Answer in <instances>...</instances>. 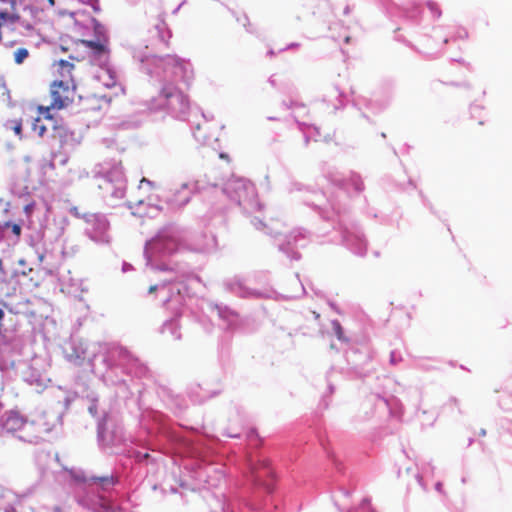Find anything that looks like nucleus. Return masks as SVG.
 I'll use <instances>...</instances> for the list:
<instances>
[{"mask_svg":"<svg viewBox=\"0 0 512 512\" xmlns=\"http://www.w3.org/2000/svg\"><path fill=\"white\" fill-rule=\"evenodd\" d=\"M133 59L140 63V70L157 86L158 95L146 100L150 113L164 112L174 119L186 120L190 112L188 96L177 86L182 81L189 84L193 77L191 64L177 56H157L144 49H134Z\"/></svg>","mask_w":512,"mask_h":512,"instance_id":"nucleus-1","label":"nucleus"},{"mask_svg":"<svg viewBox=\"0 0 512 512\" xmlns=\"http://www.w3.org/2000/svg\"><path fill=\"white\" fill-rule=\"evenodd\" d=\"M91 368L105 385L116 387V395L122 399L137 394L140 400L145 390V382L152 380L148 366L127 348L116 344L105 346L94 355Z\"/></svg>","mask_w":512,"mask_h":512,"instance_id":"nucleus-2","label":"nucleus"},{"mask_svg":"<svg viewBox=\"0 0 512 512\" xmlns=\"http://www.w3.org/2000/svg\"><path fill=\"white\" fill-rule=\"evenodd\" d=\"M142 425L146 428L148 439L138 440L136 445L146 450H162L166 444L173 448H182L192 457L201 458L203 449L206 448L198 441H194L178 429L160 412L151 411L144 415ZM129 457L137 463H147L152 457L148 451H141L135 447L126 446L125 451Z\"/></svg>","mask_w":512,"mask_h":512,"instance_id":"nucleus-3","label":"nucleus"},{"mask_svg":"<svg viewBox=\"0 0 512 512\" xmlns=\"http://www.w3.org/2000/svg\"><path fill=\"white\" fill-rule=\"evenodd\" d=\"M290 193L295 191L312 192L313 200H305V204L316 209L319 215L326 220L335 222L334 228L340 232L342 244L357 256H365L367 253V239L361 227L354 221H351L346 213V208L335 199H326L322 192L311 190L310 187L293 181L288 188Z\"/></svg>","mask_w":512,"mask_h":512,"instance_id":"nucleus-4","label":"nucleus"},{"mask_svg":"<svg viewBox=\"0 0 512 512\" xmlns=\"http://www.w3.org/2000/svg\"><path fill=\"white\" fill-rule=\"evenodd\" d=\"M69 475L74 499L81 507L92 512H123L111 496L100 492L110 493L120 483L118 474L87 477L84 471L71 469Z\"/></svg>","mask_w":512,"mask_h":512,"instance_id":"nucleus-5","label":"nucleus"},{"mask_svg":"<svg viewBox=\"0 0 512 512\" xmlns=\"http://www.w3.org/2000/svg\"><path fill=\"white\" fill-rule=\"evenodd\" d=\"M154 292H157V295L161 298L162 305L173 313V316L163 323L161 332L169 334L174 340H180L179 318L187 300H190L187 285L183 281L170 279L161 284L150 286L149 293Z\"/></svg>","mask_w":512,"mask_h":512,"instance_id":"nucleus-6","label":"nucleus"},{"mask_svg":"<svg viewBox=\"0 0 512 512\" xmlns=\"http://www.w3.org/2000/svg\"><path fill=\"white\" fill-rule=\"evenodd\" d=\"M183 246V235L181 230L169 225L158 231V233L148 240L144 247V257L146 265L153 270L168 271L169 265L162 261L179 251Z\"/></svg>","mask_w":512,"mask_h":512,"instance_id":"nucleus-7","label":"nucleus"},{"mask_svg":"<svg viewBox=\"0 0 512 512\" xmlns=\"http://www.w3.org/2000/svg\"><path fill=\"white\" fill-rule=\"evenodd\" d=\"M123 426L109 412L103 411L97 421V443L107 454H119L127 446Z\"/></svg>","mask_w":512,"mask_h":512,"instance_id":"nucleus-8","label":"nucleus"},{"mask_svg":"<svg viewBox=\"0 0 512 512\" xmlns=\"http://www.w3.org/2000/svg\"><path fill=\"white\" fill-rule=\"evenodd\" d=\"M222 192L245 213L259 211L262 207L254 184L243 177L232 176L229 178L223 184Z\"/></svg>","mask_w":512,"mask_h":512,"instance_id":"nucleus-9","label":"nucleus"},{"mask_svg":"<svg viewBox=\"0 0 512 512\" xmlns=\"http://www.w3.org/2000/svg\"><path fill=\"white\" fill-rule=\"evenodd\" d=\"M251 224L257 230H263L266 234L275 238L279 251L284 253L288 258L298 261L301 258L298 248H303L308 243V232L302 228L291 231L288 235L281 233L273 234L272 230L258 217L251 219Z\"/></svg>","mask_w":512,"mask_h":512,"instance_id":"nucleus-10","label":"nucleus"},{"mask_svg":"<svg viewBox=\"0 0 512 512\" xmlns=\"http://www.w3.org/2000/svg\"><path fill=\"white\" fill-rule=\"evenodd\" d=\"M98 187L106 199L121 200L126 193V177L120 162L101 166L96 174Z\"/></svg>","mask_w":512,"mask_h":512,"instance_id":"nucleus-11","label":"nucleus"},{"mask_svg":"<svg viewBox=\"0 0 512 512\" xmlns=\"http://www.w3.org/2000/svg\"><path fill=\"white\" fill-rule=\"evenodd\" d=\"M16 378L36 393H42L51 383L50 377L43 369L42 361L37 358L31 361L19 360Z\"/></svg>","mask_w":512,"mask_h":512,"instance_id":"nucleus-12","label":"nucleus"},{"mask_svg":"<svg viewBox=\"0 0 512 512\" xmlns=\"http://www.w3.org/2000/svg\"><path fill=\"white\" fill-rule=\"evenodd\" d=\"M249 481L256 488H261L267 494L275 489V471L268 458L258 456L257 459L249 457L247 460Z\"/></svg>","mask_w":512,"mask_h":512,"instance_id":"nucleus-13","label":"nucleus"},{"mask_svg":"<svg viewBox=\"0 0 512 512\" xmlns=\"http://www.w3.org/2000/svg\"><path fill=\"white\" fill-rule=\"evenodd\" d=\"M74 215L85 220L87 228L85 229L86 235L94 242L99 244H108L110 242L109 228L110 223L106 215L102 213H84L80 215L77 208H73Z\"/></svg>","mask_w":512,"mask_h":512,"instance_id":"nucleus-14","label":"nucleus"},{"mask_svg":"<svg viewBox=\"0 0 512 512\" xmlns=\"http://www.w3.org/2000/svg\"><path fill=\"white\" fill-rule=\"evenodd\" d=\"M224 287L226 291L232 293L233 295L243 298V299H263V298H273V299H292L298 298L300 295H289L283 296L276 291L273 290H258L247 287L244 282L239 277H234L232 279H228L224 282Z\"/></svg>","mask_w":512,"mask_h":512,"instance_id":"nucleus-15","label":"nucleus"},{"mask_svg":"<svg viewBox=\"0 0 512 512\" xmlns=\"http://www.w3.org/2000/svg\"><path fill=\"white\" fill-rule=\"evenodd\" d=\"M80 43L89 49L90 51V61L92 64L99 66L102 69H105L109 74V78L111 80L110 83H106V86L110 87L115 84V77L113 76L112 71L108 68L109 62V54L110 50L108 47V43H105L101 40H80Z\"/></svg>","mask_w":512,"mask_h":512,"instance_id":"nucleus-16","label":"nucleus"},{"mask_svg":"<svg viewBox=\"0 0 512 512\" xmlns=\"http://www.w3.org/2000/svg\"><path fill=\"white\" fill-rule=\"evenodd\" d=\"M203 189H205V186L200 180L186 182L183 183L179 189L175 190L166 201L172 207L182 208L190 202L191 197L195 192H199Z\"/></svg>","mask_w":512,"mask_h":512,"instance_id":"nucleus-17","label":"nucleus"},{"mask_svg":"<svg viewBox=\"0 0 512 512\" xmlns=\"http://www.w3.org/2000/svg\"><path fill=\"white\" fill-rule=\"evenodd\" d=\"M157 395L168 409L175 414H180L188 407V402L184 396L176 393L173 389L160 385L157 388Z\"/></svg>","mask_w":512,"mask_h":512,"instance_id":"nucleus-18","label":"nucleus"},{"mask_svg":"<svg viewBox=\"0 0 512 512\" xmlns=\"http://www.w3.org/2000/svg\"><path fill=\"white\" fill-rule=\"evenodd\" d=\"M66 358L77 365H81L85 360L91 364L93 356L88 351L87 343L80 339L72 338L67 347L65 348Z\"/></svg>","mask_w":512,"mask_h":512,"instance_id":"nucleus-19","label":"nucleus"},{"mask_svg":"<svg viewBox=\"0 0 512 512\" xmlns=\"http://www.w3.org/2000/svg\"><path fill=\"white\" fill-rule=\"evenodd\" d=\"M51 107L53 109H63L68 106L72 100L69 98L70 90L68 83L62 80H56L51 84Z\"/></svg>","mask_w":512,"mask_h":512,"instance_id":"nucleus-20","label":"nucleus"},{"mask_svg":"<svg viewBox=\"0 0 512 512\" xmlns=\"http://www.w3.org/2000/svg\"><path fill=\"white\" fill-rule=\"evenodd\" d=\"M18 361L13 357L9 347L0 349V372L8 379H16Z\"/></svg>","mask_w":512,"mask_h":512,"instance_id":"nucleus-21","label":"nucleus"},{"mask_svg":"<svg viewBox=\"0 0 512 512\" xmlns=\"http://www.w3.org/2000/svg\"><path fill=\"white\" fill-rule=\"evenodd\" d=\"M328 178H329V181L333 185L339 187L340 190L346 188L347 186H350L354 189V191L356 193L359 194L365 188L361 175L359 173H356L353 171L350 172L349 178L347 180L340 177L337 174H330Z\"/></svg>","mask_w":512,"mask_h":512,"instance_id":"nucleus-22","label":"nucleus"},{"mask_svg":"<svg viewBox=\"0 0 512 512\" xmlns=\"http://www.w3.org/2000/svg\"><path fill=\"white\" fill-rule=\"evenodd\" d=\"M34 188L30 185L29 171L26 169L21 175L17 176L11 183V193L19 198H25L31 195Z\"/></svg>","mask_w":512,"mask_h":512,"instance_id":"nucleus-23","label":"nucleus"},{"mask_svg":"<svg viewBox=\"0 0 512 512\" xmlns=\"http://www.w3.org/2000/svg\"><path fill=\"white\" fill-rule=\"evenodd\" d=\"M322 101L335 112L345 106L347 96L339 89L338 86H331L323 95Z\"/></svg>","mask_w":512,"mask_h":512,"instance_id":"nucleus-24","label":"nucleus"},{"mask_svg":"<svg viewBox=\"0 0 512 512\" xmlns=\"http://www.w3.org/2000/svg\"><path fill=\"white\" fill-rule=\"evenodd\" d=\"M200 238L201 241H199L194 248L195 251L202 253H211L217 250L218 243L217 238L214 234L203 233L201 234Z\"/></svg>","mask_w":512,"mask_h":512,"instance_id":"nucleus-25","label":"nucleus"},{"mask_svg":"<svg viewBox=\"0 0 512 512\" xmlns=\"http://www.w3.org/2000/svg\"><path fill=\"white\" fill-rule=\"evenodd\" d=\"M81 398H85L88 400L89 402V405H88V412L89 414L96 419V422L98 421V418L102 416L99 415L98 413V395L95 391L93 390H90L88 387H86L85 389V393L84 394H81Z\"/></svg>","mask_w":512,"mask_h":512,"instance_id":"nucleus-26","label":"nucleus"},{"mask_svg":"<svg viewBox=\"0 0 512 512\" xmlns=\"http://www.w3.org/2000/svg\"><path fill=\"white\" fill-rule=\"evenodd\" d=\"M218 316L228 323V326L234 325L238 320V313L229 306L222 303L215 304Z\"/></svg>","mask_w":512,"mask_h":512,"instance_id":"nucleus-27","label":"nucleus"},{"mask_svg":"<svg viewBox=\"0 0 512 512\" xmlns=\"http://www.w3.org/2000/svg\"><path fill=\"white\" fill-rule=\"evenodd\" d=\"M388 13L392 16L397 15L410 19L412 22H417L421 11L418 6H413L411 9L395 6L392 8V11H389Z\"/></svg>","mask_w":512,"mask_h":512,"instance_id":"nucleus-28","label":"nucleus"},{"mask_svg":"<svg viewBox=\"0 0 512 512\" xmlns=\"http://www.w3.org/2000/svg\"><path fill=\"white\" fill-rule=\"evenodd\" d=\"M378 399L381 402H383V404L387 407V409L389 410L390 414L393 417L401 418V416L403 415V407L401 402L397 398L392 397L389 399L386 397L379 396Z\"/></svg>","mask_w":512,"mask_h":512,"instance_id":"nucleus-29","label":"nucleus"},{"mask_svg":"<svg viewBox=\"0 0 512 512\" xmlns=\"http://www.w3.org/2000/svg\"><path fill=\"white\" fill-rule=\"evenodd\" d=\"M298 126L299 129L303 132L305 146L309 144L310 139L318 141V137L320 136L318 127L314 125H308L304 122H298Z\"/></svg>","mask_w":512,"mask_h":512,"instance_id":"nucleus-30","label":"nucleus"},{"mask_svg":"<svg viewBox=\"0 0 512 512\" xmlns=\"http://www.w3.org/2000/svg\"><path fill=\"white\" fill-rule=\"evenodd\" d=\"M86 386L84 384H77L75 391H63L64 397L62 400L63 407L65 410L70 408L71 403L77 398L81 397V394L85 393Z\"/></svg>","mask_w":512,"mask_h":512,"instance_id":"nucleus-31","label":"nucleus"},{"mask_svg":"<svg viewBox=\"0 0 512 512\" xmlns=\"http://www.w3.org/2000/svg\"><path fill=\"white\" fill-rule=\"evenodd\" d=\"M50 128L52 130L53 138L58 139L59 143L66 139L72 131L64 124L63 120L57 121Z\"/></svg>","mask_w":512,"mask_h":512,"instance_id":"nucleus-32","label":"nucleus"},{"mask_svg":"<svg viewBox=\"0 0 512 512\" xmlns=\"http://www.w3.org/2000/svg\"><path fill=\"white\" fill-rule=\"evenodd\" d=\"M50 128L52 130L53 138L58 139L59 143L66 139L72 131L64 124L63 120L57 121Z\"/></svg>","mask_w":512,"mask_h":512,"instance_id":"nucleus-33","label":"nucleus"},{"mask_svg":"<svg viewBox=\"0 0 512 512\" xmlns=\"http://www.w3.org/2000/svg\"><path fill=\"white\" fill-rule=\"evenodd\" d=\"M91 22H92L93 34L95 36L94 40H101L105 43H108L109 37L107 34L106 27L96 18H92Z\"/></svg>","mask_w":512,"mask_h":512,"instance_id":"nucleus-34","label":"nucleus"},{"mask_svg":"<svg viewBox=\"0 0 512 512\" xmlns=\"http://www.w3.org/2000/svg\"><path fill=\"white\" fill-rule=\"evenodd\" d=\"M155 30L159 40L167 45L169 39L172 37V32L163 19H159L158 23L155 24Z\"/></svg>","mask_w":512,"mask_h":512,"instance_id":"nucleus-35","label":"nucleus"},{"mask_svg":"<svg viewBox=\"0 0 512 512\" xmlns=\"http://www.w3.org/2000/svg\"><path fill=\"white\" fill-rule=\"evenodd\" d=\"M435 467L432 465L431 462L423 463L421 467H419V471L416 474V479L418 484L424 489H427V485L424 482V476L425 475H433L434 474Z\"/></svg>","mask_w":512,"mask_h":512,"instance_id":"nucleus-36","label":"nucleus"},{"mask_svg":"<svg viewBox=\"0 0 512 512\" xmlns=\"http://www.w3.org/2000/svg\"><path fill=\"white\" fill-rule=\"evenodd\" d=\"M81 135L76 133L75 131H71L68 137L60 143L61 147L64 149H73L81 142Z\"/></svg>","mask_w":512,"mask_h":512,"instance_id":"nucleus-37","label":"nucleus"},{"mask_svg":"<svg viewBox=\"0 0 512 512\" xmlns=\"http://www.w3.org/2000/svg\"><path fill=\"white\" fill-rule=\"evenodd\" d=\"M321 445L327 455V458L331 461L332 465L338 472H342L343 465L335 454L327 447L326 443L321 440Z\"/></svg>","mask_w":512,"mask_h":512,"instance_id":"nucleus-38","label":"nucleus"},{"mask_svg":"<svg viewBox=\"0 0 512 512\" xmlns=\"http://www.w3.org/2000/svg\"><path fill=\"white\" fill-rule=\"evenodd\" d=\"M483 112L484 108L479 104H472L470 106V115L474 119H478V123L480 125L484 124V118H483Z\"/></svg>","mask_w":512,"mask_h":512,"instance_id":"nucleus-39","label":"nucleus"},{"mask_svg":"<svg viewBox=\"0 0 512 512\" xmlns=\"http://www.w3.org/2000/svg\"><path fill=\"white\" fill-rule=\"evenodd\" d=\"M50 128V126L47 124H43L41 118H36L34 122L32 123V129L35 131L40 137H43L46 131Z\"/></svg>","mask_w":512,"mask_h":512,"instance_id":"nucleus-40","label":"nucleus"},{"mask_svg":"<svg viewBox=\"0 0 512 512\" xmlns=\"http://www.w3.org/2000/svg\"><path fill=\"white\" fill-rule=\"evenodd\" d=\"M331 325H332V330H333L335 336L337 337V339L340 341H343V342L347 341V338L344 335V329H343L341 323L337 319H335V320L331 321Z\"/></svg>","mask_w":512,"mask_h":512,"instance_id":"nucleus-41","label":"nucleus"},{"mask_svg":"<svg viewBox=\"0 0 512 512\" xmlns=\"http://www.w3.org/2000/svg\"><path fill=\"white\" fill-rule=\"evenodd\" d=\"M347 512H375L374 509L371 507L370 499L364 498L361 502V504L354 509H351Z\"/></svg>","mask_w":512,"mask_h":512,"instance_id":"nucleus-42","label":"nucleus"},{"mask_svg":"<svg viewBox=\"0 0 512 512\" xmlns=\"http://www.w3.org/2000/svg\"><path fill=\"white\" fill-rule=\"evenodd\" d=\"M53 109L51 106L50 107H42L40 106L39 107V112L40 114L44 117V119L48 122V125L51 127L54 123H56L58 120L55 119L51 113H50V110Z\"/></svg>","mask_w":512,"mask_h":512,"instance_id":"nucleus-43","label":"nucleus"},{"mask_svg":"<svg viewBox=\"0 0 512 512\" xmlns=\"http://www.w3.org/2000/svg\"><path fill=\"white\" fill-rule=\"evenodd\" d=\"M29 56V51L26 48H18L14 53V61L16 64H22Z\"/></svg>","mask_w":512,"mask_h":512,"instance_id":"nucleus-44","label":"nucleus"},{"mask_svg":"<svg viewBox=\"0 0 512 512\" xmlns=\"http://www.w3.org/2000/svg\"><path fill=\"white\" fill-rule=\"evenodd\" d=\"M426 6L427 8L429 9V11L432 13V15L435 17V18H440L441 15H442V11L439 7V5L433 1V0H428L426 2Z\"/></svg>","mask_w":512,"mask_h":512,"instance_id":"nucleus-45","label":"nucleus"},{"mask_svg":"<svg viewBox=\"0 0 512 512\" xmlns=\"http://www.w3.org/2000/svg\"><path fill=\"white\" fill-rule=\"evenodd\" d=\"M3 227H4L5 231L10 228L11 232L16 236H19L21 234V226L19 224L13 223L11 221H7V222H3Z\"/></svg>","mask_w":512,"mask_h":512,"instance_id":"nucleus-46","label":"nucleus"},{"mask_svg":"<svg viewBox=\"0 0 512 512\" xmlns=\"http://www.w3.org/2000/svg\"><path fill=\"white\" fill-rule=\"evenodd\" d=\"M9 278V272L3 262L2 259H0V283H6Z\"/></svg>","mask_w":512,"mask_h":512,"instance_id":"nucleus-47","label":"nucleus"},{"mask_svg":"<svg viewBox=\"0 0 512 512\" xmlns=\"http://www.w3.org/2000/svg\"><path fill=\"white\" fill-rule=\"evenodd\" d=\"M468 38V31L465 28H458L456 32L453 34L452 39L457 40H465Z\"/></svg>","mask_w":512,"mask_h":512,"instance_id":"nucleus-48","label":"nucleus"},{"mask_svg":"<svg viewBox=\"0 0 512 512\" xmlns=\"http://www.w3.org/2000/svg\"><path fill=\"white\" fill-rule=\"evenodd\" d=\"M1 498H11V499L17 500V496L12 491H10L8 489H4L0 485V499Z\"/></svg>","mask_w":512,"mask_h":512,"instance_id":"nucleus-49","label":"nucleus"},{"mask_svg":"<svg viewBox=\"0 0 512 512\" xmlns=\"http://www.w3.org/2000/svg\"><path fill=\"white\" fill-rule=\"evenodd\" d=\"M401 360H402V356L399 352H397L395 350L391 351L389 361L392 365L398 364L399 362H401Z\"/></svg>","mask_w":512,"mask_h":512,"instance_id":"nucleus-50","label":"nucleus"},{"mask_svg":"<svg viewBox=\"0 0 512 512\" xmlns=\"http://www.w3.org/2000/svg\"><path fill=\"white\" fill-rule=\"evenodd\" d=\"M59 66L63 71H66L68 73H70V71L74 68V65L72 63L63 59L59 61Z\"/></svg>","mask_w":512,"mask_h":512,"instance_id":"nucleus-51","label":"nucleus"},{"mask_svg":"<svg viewBox=\"0 0 512 512\" xmlns=\"http://www.w3.org/2000/svg\"><path fill=\"white\" fill-rule=\"evenodd\" d=\"M247 438L252 443L259 440V435L255 429H250L247 433Z\"/></svg>","mask_w":512,"mask_h":512,"instance_id":"nucleus-52","label":"nucleus"},{"mask_svg":"<svg viewBox=\"0 0 512 512\" xmlns=\"http://www.w3.org/2000/svg\"><path fill=\"white\" fill-rule=\"evenodd\" d=\"M86 3L96 12H100L99 0H87Z\"/></svg>","mask_w":512,"mask_h":512,"instance_id":"nucleus-53","label":"nucleus"},{"mask_svg":"<svg viewBox=\"0 0 512 512\" xmlns=\"http://www.w3.org/2000/svg\"><path fill=\"white\" fill-rule=\"evenodd\" d=\"M243 26L248 33H254L252 26L250 24V20L246 14L243 16Z\"/></svg>","mask_w":512,"mask_h":512,"instance_id":"nucleus-54","label":"nucleus"},{"mask_svg":"<svg viewBox=\"0 0 512 512\" xmlns=\"http://www.w3.org/2000/svg\"><path fill=\"white\" fill-rule=\"evenodd\" d=\"M299 47H300V43H298V42H291L286 47L280 49L279 53L287 51V50L296 49V48H299Z\"/></svg>","mask_w":512,"mask_h":512,"instance_id":"nucleus-55","label":"nucleus"},{"mask_svg":"<svg viewBox=\"0 0 512 512\" xmlns=\"http://www.w3.org/2000/svg\"><path fill=\"white\" fill-rule=\"evenodd\" d=\"M450 85L452 86H455V87H463V88H466V89H470L471 88V84L467 81H464V82H451Z\"/></svg>","mask_w":512,"mask_h":512,"instance_id":"nucleus-56","label":"nucleus"},{"mask_svg":"<svg viewBox=\"0 0 512 512\" xmlns=\"http://www.w3.org/2000/svg\"><path fill=\"white\" fill-rule=\"evenodd\" d=\"M14 133L18 136H21L22 134V123L21 122H15L14 126L12 127Z\"/></svg>","mask_w":512,"mask_h":512,"instance_id":"nucleus-57","label":"nucleus"},{"mask_svg":"<svg viewBox=\"0 0 512 512\" xmlns=\"http://www.w3.org/2000/svg\"><path fill=\"white\" fill-rule=\"evenodd\" d=\"M357 350L356 349H350L349 351H347L346 353V357H347V361L350 363L351 362V359L353 356H355L357 354Z\"/></svg>","mask_w":512,"mask_h":512,"instance_id":"nucleus-58","label":"nucleus"},{"mask_svg":"<svg viewBox=\"0 0 512 512\" xmlns=\"http://www.w3.org/2000/svg\"><path fill=\"white\" fill-rule=\"evenodd\" d=\"M17 438L21 441L33 443V437H26L24 435H17Z\"/></svg>","mask_w":512,"mask_h":512,"instance_id":"nucleus-59","label":"nucleus"},{"mask_svg":"<svg viewBox=\"0 0 512 512\" xmlns=\"http://www.w3.org/2000/svg\"><path fill=\"white\" fill-rule=\"evenodd\" d=\"M133 269V266L130 263L123 262L122 264V271L127 272Z\"/></svg>","mask_w":512,"mask_h":512,"instance_id":"nucleus-60","label":"nucleus"},{"mask_svg":"<svg viewBox=\"0 0 512 512\" xmlns=\"http://www.w3.org/2000/svg\"><path fill=\"white\" fill-rule=\"evenodd\" d=\"M339 492H340L344 497H349V496H350V493H351L347 488H344V487H340V488H339Z\"/></svg>","mask_w":512,"mask_h":512,"instance_id":"nucleus-61","label":"nucleus"},{"mask_svg":"<svg viewBox=\"0 0 512 512\" xmlns=\"http://www.w3.org/2000/svg\"><path fill=\"white\" fill-rule=\"evenodd\" d=\"M435 490L439 493H442V490H443V484L442 482L438 481L436 482L435 484Z\"/></svg>","mask_w":512,"mask_h":512,"instance_id":"nucleus-62","label":"nucleus"},{"mask_svg":"<svg viewBox=\"0 0 512 512\" xmlns=\"http://www.w3.org/2000/svg\"><path fill=\"white\" fill-rule=\"evenodd\" d=\"M34 208V203H28L25 205L24 210L26 213H29Z\"/></svg>","mask_w":512,"mask_h":512,"instance_id":"nucleus-63","label":"nucleus"},{"mask_svg":"<svg viewBox=\"0 0 512 512\" xmlns=\"http://www.w3.org/2000/svg\"><path fill=\"white\" fill-rule=\"evenodd\" d=\"M449 403L455 405V406H458L459 405V400L456 398V397H451L449 399Z\"/></svg>","mask_w":512,"mask_h":512,"instance_id":"nucleus-64","label":"nucleus"}]
</instances>
